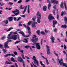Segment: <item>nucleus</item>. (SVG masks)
I'll return each mask as SVG.
<instances>
[{
    "instance_id": "nucleus-1",
    "label": "nucleus",
    "mask_w": 67,
    "mask_h": 67,
    "mask_svg": "<svg viewBox=\"0 0 67 67\" xmlns=\"http://www.w3.org/2000/svg\"><path fill=\"white\" fill-rule=\"evenodd\" d=\"M12 33H13V32L11 31L10 32V34L8 35L7 38L9 39H8L7 41L5 42L4 44V46L5 49L9 48V46L8 44L9 43V42L12 41L11 40L12 39L15 40H16V39H17L16 35H14L13 36L11 35V34H12Z\"/></svg>"
},
{
    "instance_id": "nucleus-2",
    "label": "nucleus",
    "mask_w": 67,
    "mask_h": 67,
    "mask_svg": "<svg viewBox=\"0 0 67 67\" xmlns=\"http://www.w3.org/2000/svg\"><path fill=\"white\" fill-rule=\"evenodd\" d=\"M31 41L33 42L34 43L32 44V45L33 46H35L38 49H41V46L40 45V43H37L36 42L38 41V39L36 38V36L35 35H33L32 37V39H31Z\"/></svg>"
},
{
    "instance_id": "nucleus-3",
    "label": "nucleus",
    "mask_w": 67,
    "mask_h": 67,
    "mask_svg": "<svg viewBox=\"0 0 67 67\" xmlns=\"http://www.w3.org/2000/svg\"><path fill=\"white\" fill-rule=\"evenodd\" d=\"M36 15L37 16V21L38 23H41V17H42L41 14L40 13V12L38 11L36 14Z\"/></svg>"
},
{
    "instance_id": "nucleus-4",
    "label": "nucleus",
    "mask_w": 67,
    "mask_h": 67,
    "mask_svg": "<svg viewBox=\"0 0 67 67\" xmlns=\"http://www.w3.org/2000/svg\"><path fill=\"white\" fill-rule=\"evenodd\" d=\"M58 60L59 62V63L60 65H63L64 66H65V67H67V64L64 63L63 62V59L61 58L60 60L58 58Z\"/></svg>"
},
{
    "instance_id": "nucleus-5",
    "label": "nucleus",
    "mask_w": 67,
    "mask_h": 67,
    "mask_svg": "<svg viewBox=\"0 0 67 67\" xmlns=\"http://www.w3.org/2000/svg\"><path fill=\"white\" fill-rule=\"evenodd\" d=\"M32 21L34 22H33L32 25V27H36V26L35 25L37 24V22H35V20H36V17L35 16H34L32 18Z\"/></svg>"
},
{
    "instance_id": "nucleus-6",
    "label": "nucleus",
    "mask_w": 67,
    "mask_h": 67,
    "mask_svg": "<svg viewBox=\"0 0 67 67\" xmlns=\"http://www.w3.org/2000/svg\"><path fill=\"white\" fill-rule=\"evenodd\" d=\"M32 59L34 60L35 64L36 63L37 66H38V62L37 61V60L36 59V58L35 57V56H33V58H32Z\"/></svg>"
},
{
    "instance_id": "nucleus-7",
    "label": "nucleus",
    "mask_w": 67,
    "mask_h": 67,
    "mask_svg": "<svg viewBox=\"0 0 67 67\" xmlns=\"http://www.w3.org/2000/svg\"><path fill=\"white\" fill-rule=\"evenodd\" d=\"M23 26H25V28H26L27 29L28 31V33H29V34L30 35H31V32L30 31V28L29 26H26V25L24 24H23Z\"/></svg>"
},
{
    "instance_id": "nucleus-8",
    "label": "nucleus",
    "mask_w": 67,
    "mask_h": 67,
    "mask_svg": "<svg viewBox=\"0 0 67 67\" xmlns=\"http://www.w3.org/2000/svg\"><path fill=\"white\" fill-rule=\"evenodd\" d=\"M53 8L54 9V10H53V13L54 15H55V11H57V14H58V10L56 8L55 6L53 7Z\"/></svg>"
},
{
    "instance_id": "nucleus-9",
    "label": "nucleus",
    "mask_w": 67,
    "mask_h": 67,
    "mask_svg": "<svg viewBox=\"0 0 67 67\" xmlns=\"http://www.w3.org/2000/svg\"><path fill=\"white\" fill-rule=\"evenodd\" d=\"M12 13H14V14L15 15H16V16H17V15H18V14H19L20 13L19 10L18 9H16L15 10L13 11Z\"/></svg>"
},
{
    "instance_id": "nucleus-10",
    "label": "nucleus",
    "mask_w": 67,
    "mask_h": 67,
    "mask_svg": "<svg viewBox=\"0 0 67 67\" xmlns=\"http://www.w3.org/2000/svg\"><path fill=\"white\" fill-rule=\"evenodd\" d=\"M2 23L3 26H7V24H8V20H4L2 22Z\"/></svg>"
},
{
    "instance_id": "nucleus-11",
    "label": "nucleus",
    "mask_w": 67,
    "mask_h": 67,
    "mask_svg": "<svg viewBox=\"0 0 67 67\" xmlns=\"http://www.w3.org/2000/svg\"><path fill=\"white\" fill-rule=\"evenodd\" d=\"M18 33H20V34H22L23 36L24 37H29V36H30V35H30L29 34V35L28 36H25V34H24V32L22 31H20V32H18Z\"/></svg>"
},
{
    "instance_id": "nucleus-12",
    "label": "nucleus",
    "mask_w": 67,
    "mask_h": 67,
    "mask_svg": "<svg viewBox=\"0 0 67 67\" xmlns=\"http://www.w3.org/2000/svg\"><path fill=\"white\" fill-rule=\"evenodd\" d=\"M48 19L49 20H52L53 19L54 20H55V18H54V16H52V14H50L48 16Z\"/></svg>"
},
{
    "instance_id": "nucleus-13",
    "label": "nucleus",
    "mask_w": 67,
    "mask_h": 67,
    "mask_svg": "<svg viewBox=\"0 0 67 67\" xmlns=\"http://www.w3.org/2000/svg\"><path fill=\"white\" fill-rule=\"evenodd\" d=\"M57 23V21L56 20H54L53 21V27H55V24H56Z\"/></svg>"
},
{
    "instance_id": "nucleus-14",
    "label": "nucleus",
    "mask_w": 67,
    "mask_h": 67,
    "mask_svg": "<svg viewBox=\"0 0 67 67\" xmlns=\"http://www.w3.org/2000/svg\"><path fill=\"white\" fill-rule=\"evenodd\" d=\"M51 40L52 43H54V41L55 40V39L54 37H53V36H52L51 37Z\"/></svg>"
},
{
    "instance_id": "nucleus-15",
    "label": "nucleus",
    "mask_w": 67,
    "mask_h": 67,
    "mask_svg": "<svg viewBox=\"0 0 67 67\" xmlns=\"http://www.w3.org/2000/svg\"><path fill=\"white\" fill-rule=\"evenodd\" d=\"M22 7V5H21V6H20V9H26V8H27V5L26 6H25L24 7Z\"/></svg>"
},
{
    "instance_id": "nucleus-16",
    "label": "nucleus",
    "mask_w": 67,
    "mask_h": 67,
    "mask_svg": "<svg viewBox=\"0 0 67 67\" xmlns=\"http://www.w3.org/2000/svg\"><path fill=\"white\" fill-rule=\"evenodd\" d=\"M8 19L9 20V21L11 22L13 20V17H10L8 18Z\"/></svg>"
},
{
    "instance_id": "nucleus-17",
    "label": "nucleus",
    "mask_w": 67,
    "mask_h": 67,
    "mask_svg": "<svg viewBox=\"0 0 67 67\" xmlns=\"http://www.w3.org/2000/svg\"><path fill=\"white\" fill-rule=\"evenodd\" d=\"M51 4H51V3H50V2H49V3L48 4V8L49 10H50V9H51Z\"/></svg>"
},
{
    "instance_id": "nucleus-18",
    "label": "nucleus",
    "mask_w": 67,
    "mask_h": 67,
    "mask_svg": "<svg viewBox=\"0 0 67 67\" xmlns=\"http://www.w3.org/2000/svg\"><path fill=\"white\" fill-rule=\"evenodd\" d=\"M27 12L28 14L30 13V5H28L27 9Z\"/></svg>"
},
{
    "instance_id": "nucleus-19",
    "label": "nucleus",
    "mask_w": 67,
    "mask_h": 67,
    "mask_svg": "<svg viewBox=\"0 0 67 67\" xmlns=\"http://www.w3.org/2000/svg\"><path fill=\"white\" fill-rule=\"evenodd\" d=\"M61 27L63 29H66V28H67V25H62L61 26Z\"/></svg>"
},
{
    "instance_id": "nucleus-20",
    "label": "nucleus",
    "mask_w": 67,
    "mask_h": 67,
    "mask_svg": "<svg viewBox=\"0 0 67 67\" xmlns=\"http://www.w3.org/2000/svg\"><path fill=\"white\" fill-rule=\"evenodd\" d=\"M11 56V54H7L4 55V57H8V56Z\"/></svg>"
},
{
    "instance_id": "nucleus-21",
    "label": "nucleus",
    "mask_w": 67,
    "mask_h": 67,
    "mask_svg": "<svg viewBox=\"0 0 67 67\" xmlns=\"http://www.w3.org/2000/svg\"><path fill=\"white\" fill-rule=\"evenodd\" d=\"M64 2H62L61 4H60V7L61 8H64Z\"/></svg>"
},
{
    "instance_id": "nucleus-22",
    "label": "nucleus",
    "mask_w": 67,
    "mask_h": 67,
    "mask_svg": "<svg viewBox=\"0 0 67 67\" xmlns=\"http://www.w3.org/2000/svg\"><path fill=\"white\" fill-rule=\"evenodd\" d=\"M18 60L19 62H22L23 61V59L20 57L19 58Z\"/></svg>"
},
{
    "instance_id": "nucleus-23",
    "label": "nucleus",
    "mask_w": 67,
    "mask_h": 67,
    "mask_svg": "<svg viewBox=\"0 0 67 67\" xmlns=\"http://www.w3.org/2000/svg\"><path fill=\"white\" fill-rule=\"evenodd\" d=\"M46 9H47V7L45 6H44L43 8V11H46Z\"/></svg>"
},
{
    "instance_id": "nucleus-24",
    "label": "nucleus",
    "mask_w": 67,
    "mask_h": 67,
    "mask_svg": "<svg viewBox=\"0 0 67 67\" xmlns=\"http://www.w3.org/2000/svg\"><path fill=\"white\" fill-rule=\"evenodd\" d=\"M66 14V12H62L61 13V15L62 16H63V15H65Z\"/></svg>"
},
{
    "instance_id": "nucleus-25",
    "label": "nucleus",
    "mask_w": 67,
    "mask_h": 67,
    "mask_svg": "<svg viewBox=\"0 0 67 67\" xmlns=\"http://www.w3.org/2000/svg\"><path fill=\"white\" fill-rule=\"evenodd\" d=\"M12 29H13V28L12 27H10L9 28V29L6 31V32H9V31H10L11 30H12Z\"/></svg>"
},
{
    "instance_id": "nucleus-26",
    "label": "nucleus",
    "mask_w": 67,
    "mask_h": 67,
    "mask_svg": "<svg viewBox=\"0 0 67 67\" xmlns=\"http://www.w3.org/2000/svg\"><path fill=\"white\" fill-rule=\"evenodd\" d=\"M47 52L48 55H49V54L51 53V52H50V49H47Z\"/></svg>"
},
{
    "instance_id": "nucleus-27",
    "label": "nucleus",
    "mask_w": 67,
    "mask_h": 67,
    "mask_svg": "<svg viewBox=\"0 0 67 67\" xmlns=\"http://www.w3.org/2000/svg\"><path fill=\"white\" fill-rule=\"evenodd\" d=\"M64 21L65 22V23L67 24V18L66 17H65L64 18Z\"/></svg>"
},
{
    "instance_id": "nucleus-28",
    "label": "nucleus",
    "mask_w": 67,
    "mask_h": 67,
    "mask_svg": "<svg viewBox=\"0 0 67 67\" xmlns=\"http://www.w3.org/2000/svg\"><path fill=\"white\" fill-rule=\"evenodd\" d=\"M3 51V52L4 53H6L7 52V50L5 49H2Z\"/></svg>"
},
{
    "instance_id": "nucleus-29",
    "label": "nucleus",
    "mask_w": 67,
    "mask_h": 67,
    "mask_svg": "<svg viewBox=\"0 0 67 67\" xmlns=\"http://www.w3.org/2000/svg\"><path fill=\"white\" fill-rule=\"evenodd\" d=\"M58 1L55 0L54 2V3H54V4H58Z\"/></svg>"
},
{
    "instance_id": "nucleus-30",
    "label": "nucleus",
    "mask_w": 67,
    "mask_h": 67,
    "mask_svg": "<svg viewBox=\"0 0 67 67\" xmlns=\"http://www.w3.org/2000/svg\"><path fill=\"white\" fill-rule=\"evenodd\" d=\"M37 33L38 34V35H40V33H41L40 30H38L37 31Z\"/></svg>"
},
{
    "instance_id": "nucleus-31",
    "label": "nucleus",
    "mask_w": 67,
    "mask_h": 67,
    "mask_svg": "<svg viewBox=\"0 0 67 67\" xmlns=\"http://www.w3.org/2000/svg\"><path fill=\"white\" fill-rule=\"evenodd\" d=\"M11 60L12 62H16V61H14V58H13V57L11 58Z\"/></svg>"
},
{
    "instance_id": "nucleus-32",
    "label": "nucleus",
    "mask_w": 67,
    "mask_h": 67,
    "mask_svg": "<svg viewBox=\"0 0 67 67\" xmlns=\"http://www.w3.org/2000/svg\"><path fill=\"white\" fill-rule=\"evenodd\" d=\"M6 37V36L5 35H4L3 37L2 38V40H4Z\"/></svg>"
},
{
    "instance_id": "nucleus-33",
    "label": "nucleus",
    "mask_w": 67,
    "mask_h": 67,
    "mask_svg": "<svg viewBox=\"0 0 67 67\" xmlns=\"http://www.w3.org/2000/svg\"><path fill=\"white\" fill-rule=\"evenodd\" d=\"M5 64H8V65H10V64H12V63H11V62L9 63L8 62H6Z\"/></svg>"
},
{
    "instance_id": "nucleus-34",
    "label": "nucleus",
    "mask_w": 67,
    "mask_h": 67,
    "mask_svg": "<svg viewBox=\"0 0 67 67\" xmlns=\"http://www.w3.org/2000/svg\"><path fill=\"white\" fill-rule=\"evenodd\" d=\"M64 4L65 8V9L67 10V7H66V2H64Z\"/></svg>"
},
{
    "instance_id": "nucleus-35",
    "label": "nucleus",
    "mask_w": 67,
    "mask_h": 67,
    "mask_svg": "<svg viewBox=\"0 0 67 67\" xmlns=\"http://www.w3.org/2000/svg\"><path fill=\"white\" fill-rule=\"evenodd\" d=\"M21 56L23 59H25V57H24V54L23 53V54H21Z\"/></svg>"
},
{
    "instance_id": "nucleus-36",
    "label": "nucleus",
    "mask_w": 67,
    "mask_h": 67,
    "mask_svg": "<svg viewBox=\"0 0 67 67\" xmlns=\"http://www.w3.org/2000/svg\"><path fill=\"white\" fill-rule=\"evenodd\" d=\"M32 21H29L28 23V25H31V24L32 23Z\"/></svg>"
},
{
    "instance_id": "nucleus-37",
    "label": "nucleus",
    "mask_w": 67,
    "mask_h": 67,
    "mask_svg": "<svg viewBox=\"0 0 67 67\" xmlns=\"http://www.w3.org/2000/svg\"><path fill=\"white\" fill-rule=\"evenodd\" d=\"M0 48H1L2 49H3V45L2 44H0Z\"/></svg>"
},
{
    "instance_id": "nucleus-38",
    "label": "nucleus",
    "mask_w": 67,
    "mask_h": 67,
    "mask_svg": "<svg viewBox=\"0 0 67 67\" xmlns=\"http://www.w3.org/2000/svg\"><path fill=\"white\" fill-rule=\"evenodd\" d=\"M24 42H25V43H27L28 41L26 39H24Z\"/></svg>"
},
{
    "instance_id": "nucleus-39",
    "label": "nucleus",
    "mask_w": 67,
    "mask_h": 67,
    "mask_svg": "<svg viewBox=\"0 0 67 67\" xmlns=\"http://www.w3.org/2000/svg\"><path fill=\"white\" fill-rule=\"evenodd\" d=\"M46 47L47 49H50L49 48H50V47L46 45Z\"/></svg>"
},
{
    "instance_id": "nucleus-40",
    "label": "nucleus",
    "mask_w": 67,
    "mask_h": 67,
    "mask_svg": "<svg viewBox=\"0 0 67 67\" xmlns=\"http://www.w3.org/2000/svg\"><path fill=\"white\" fill-rule=\"evenodd\" d=\"M46 62L47 64L48 65V64H49V62H48V60H47V59H46Z\"/></svg>"
},
{
    "instance_id": "nucleus-41",
    "label": "nucleus",
    "mask_w": 67,
    "mask_h": 67,
    "mask_svg": "<svg viewBox=\"0 0 67 67\" xmlns=\"http://www.w3.org/2000/svg\"><path fill=\"white\" fill-rule=\"evenodd\" d=\"M46 62L47 64L48 65V64H49V62H48V60H47V59H46Z\"/></svg>"
},
{
    "instance_id": "nucleus-42",
    "label": "nucleus",
    "mask_w": 67,
    "mask_h": 67,
    "mask_svg": "<svg viewBox=\"0 0 67 67\" xmlns=\"http://www.w3.org/2000/svg\"><path fill=\"white\" fill-rule=\"evenodd\" d=\"M25 48H28L29 47H30L29 46H26L25 47Z\"/></svg>"
},
{
    "instance_id": "nucleus-43",
    "label": "nucleus",
    "mask_w": 67,
    "mask_h": 67,
    "mask_svg": "<svg viewBox=\"0 0 67 67\" xmlns=\"http://www.w3.org/2000/svg\"><path fill=\"white\" fill-rule=\"evenodd\" d=\"M54 53L55 55V56H58V54L57 53H56V52H55V51L54 52Z\"/></svg>"
},
{
    "instance_id": "nucleus-44",
    "label": "nucleus",
    "mask_w": 67,
    "mask_h": 67,
    "mask_svg": "<svg viewBox=\"0 0 67 67\" xmlns=\"http://www.w3.org/2000/svg\"><path fill=\"white\" fill-rule=\"evenodd\" d=\"M21 42V41L20 40L19 41H17L16 42H15V44H17V43H20Z\"/></svg>"
},
{
    "instance_id": "nucleus-45",
    "label": "nucleus",
    "mask_w": 67,
    "mask_h": 67,
    "mask_svg": "<svg viewBox=\"0 0 67 67\" xmlns=\"http://www.w3.org/2000/svg\"><path fill=\"white\" fill-rule=\"evenodd\" d=\"M21 17H19L18 19L17 20V21H19L20 20V19H21Z\"/></svg>"
},
{
    "instance_id": "nucleus-46",
    "label": "nucleus",
    "mask_w": 67,
    "mask_h": 67,
    "mask_svg": "<svg viewBox=\"0 0 67 67\" xmlns=\"http://www.w3.org/2000/svg\"><path fill=\"white\" fill-rule=\"evenodd\" d=\"M41 34H43V35H44V34H45V32H44L43 31H41Z\"/></svg>"
},
{
    "instance_id": "nucleus-47",
    "label": "nucleus",
    "mask_w": 67,
    "mask_h": 67,
    "mask_svg": "<svg viewBox=\"0 0 67 67\" xmlns=\"http://www.w3.org/2000/svg\"><path fill=\"white\" fill-rule=\"evenodd\" d=\"M26 9H25L23 12V14H24V13L26 11Z\"/></svg>"
},
{
    "instance_id": "nucleus-48",
    "label": "nucleus",
    "mask_w": 67,
    "mask_h": 67,
    "mask_svg": "<svg viewBox=\"0 0 67 67\" xmlns=\"http://www.w3.org/2000/svg\"><path fill=\"white\" fill-rule=\"evenodd\" d=\"M16 36H18V40H20V36H19V35H16Z\"/></svg>"
},
{
    "instance_id": "nucleus-49",
    "label": "nucleus",
    "mask_w": 67,
    "mask_h": 67,
    "mask_svg": "<svg viewBox=\"0 0 67 67\" xmlns=\"http://www.w3.org/2000/svg\"><path fill=\"white\" fill-rule=\"evenodd\" d=\"M14 21H17V19L15 17H14Z\"/></svg>"
},
{
    "instance_id": "nucleus-50",
    "label": "nucleus",
    "mask_w": 67,
    "mask_h": 67,
    "mask_svg": "<svg viewBox=\"0 0 67 67\" xmlns=\"http://www.w3.org/2000/svg\"><path fill=\"white\" fill-rule=\"evenodd\" d=\"M40 63L41 65H42L43 66V65H44V64H43V63L42 62V61H40Z\"/></svg>"
},
{
    "instance_id": "nucleus-51",
    "label": "nucleus",
    "mask_w": 67,
    "mask_h": 67,
    "mask_svg": "<svg viewBox=\"0 0 67 67\" xmlns=\"http://www.w3.org/2000/svg\"><path fill=\"white\" fill-rule=\"evenodd\" d=\"M8 3L10 5H12V4H13V3L11 2H9V3Z\"/></svg>"
},
{
    "instance_id": "nucleus-52",
    "label": "nucleus",
    "mask_w": 67,
    "mask_h": 67,
    "mask_svg": "<svg viewBox=\"0 0 67 67\" xmlns=\"http://www.w3.org/2000/svg\"><path fill=\"white\" fill-rule=\"evenodd\" d=\"M14 55H16L18 53H17V52H14Z\"/></svg>"
},
{
    "instance_id": "nucleus-53",
    "label": "nucleus",
    "mask_w": 67,
    "mask_h": 67,
    "mask_svg": "<svg viewBox=\"0 0 67 67\" xmlns=\"http://www.w3.org/2000/svg\"><path fill=\"white\" fill-rule=\"evenodd\" d=\"M41 56L42 58H43V59H47V58H46L45 57H44L43 56L41 55Z\"/></svg>"
},
{
    "instance_id": "nucleus-54",
    "label": "nucleus",
    "mask_w": 67,
    "mask_h": 67,
    "mask_svg": "<svg viewBox=\"0 0 67 67\" xmlns=\"http://www.w3.org/2000/svg\"><path fill=\"white\" fill-rule=\"evenodd\" d=\"M54 30V32H57V29H55Z\"/></svg>"
},
{
    "instance_id": "nucleus-55",
    "label": "nucleus",
    "mask_w": 67,
    "mask_h": 67,
    "mask_svg": "<svg viewBox=\"0 0 67 67\" xmlns=\"http://www.w3.org/2000/svg\"><path fill=\"white\" fill-rule=\"evenodd\" d=\"M22 1L21 0L19 1L18 2V3H21V2H22Z\"/></svg>"
},
{
    "instance_id": "nucleus-56",
    "label": "nucleus",
    "mask_w": 67,
    "mask_h": 67,
    "mask_svg": "<svg viewBox=\"0 0 67 67\" xmlns=\"http://www.w3.org/2000/svg\"><path fill=\"white\" fill-rule=\"evenodd\" d=\"M55 1V0H51V2L53 3Z\"/></svg>"
},
{
    "instance_id": "nucleus-57",
    "label": "nucleus",
    "mask_w": 67,
    "mask_h": 67,
    "mask_svg": "<svg viewBox=\"0 0 67 67\" xmlns=\"http://www.w3.org/2000/svg\"><path fill=\"white\" fill-rule=\"evenodd\" d=\"M64 49H66L67 48L66 47V45H64Z\"/></svg>"
},
{
    "instance_id": "nucleus-58",
    "label": "nucleus",
    "mask_w": 67,
    "mask_h": 67,
    "mask_svg": "<svg viewBox=\"0 0 67 67\" xmlns=\"http://www.w3.org/2000/svg\"><path fill=\"white\" fill-rule=\"evenodd\" d=\"M45 32H46V33H48V32H49L48 30H45Z\"/></svg>"
},
{
    "instance_id": "nucleus-59",
    "label": "nucleus",
    "mask_w": 67,
    "mask_h": 67,
    "mask_svg": "<svg viewBox=\"0 0 67 67\" xmlns=\"http://www.w3.org/2000/svg\"><path fill=\"white\" fill-rule=\"evenodd\" d=\"M25 57L26 58H27V59H30V58L27 56H25Z\"/></svg>"
},
{
    "instance_id": "nucleus-60",
    "label": "nucleus",
    "mask_w": 67,
    "mask_h": 67,
    "mask_svg": "<svg viewBox=\"0 0 67 67\" xmlns=\"http://www.w3.org/2000/svg\"><path fill=\"white\" fill-rule=\"evenodd\" d=\"M59 18V15H58V14H57V20H58Z\"/></svg>"
},
{
    "instance_id": "nucleus-61",
    "label": "nucleus",
    "mask_w": 67,
    "mask_h": 67,
    "mask_svg": "<svg viewBox=\"0 0 67 67\" xmlns=\"http://www.w3.org/2000/svg\"><path fill=\"white\" fill-rule=\"evenodd\" d=\"M22 17H23V18H25V16L24 15H20Z\"/></svg>"
},
{
    "instance_id": "nucleus-62",
    "label": "nucleus",
    "mask_w": 67,
    "mask_h": 67,
    "mask_svg": "<svg viewBox=\"0 0 67 67\" xmlns=\"http://www.w3.org/2000/svg\"><path fill=\"white\" fill-rule=\"evenodd\" d=\"M17 47L18 50H19V51H20V50H21V48H19V46H17Z\"/></svg>"
},
{
    "instance_id": "nucleus-63",
    "label": "nucleus",
    "mask_w": 67,
    "mask_h": 67,
    "mask_svg": "<svg viewBox=\"0 0 67 67\" xmlns=\"http://www.w3.org/2000/svg\"><path fill=\"white\" fill-rule=\"evenodd\" d=\"M13 34H18V33L14 32H13Z\"/></svg>"
},
{
    "instance_id": "nucleus-64",
    "label": "nucleus",
    "mask_w": 67,
    "mask_h": 67,
    "mask_svg": "<svg viewBox=\"0 0 67 67\" xmlns=\"http://www.w3.org/2000/svg\"><path fill=\"white\" fill-rule=\"evenodd\" d=\"M11 56H13V57H15V55H14L12 54H11Z\"/></svg>"
}]
</instances>
